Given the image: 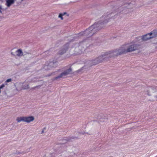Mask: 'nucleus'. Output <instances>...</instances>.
Segmentation results:
<instances>
[{"instance_id":"nucleus-4","label":"nucleus","mask_w":157,"mask_h":157,"mask_svg":"<svg viewBox=\"0 0 157 157\" xmlns=\"http://www.w3.org/2000/svg\"><path fill=\"white\" fill-rule=\"evenodd\" d=\"M127 53L130 52L138 49L139 45L133 41L125 43Z\"/></svg>"},{"instance_id":"nucleus-25","label":"nucleus","mask_w":157,"mask_h":157,"mask_svg":"<svg viewBox=\"0 0 157 157\" xmlns=\"http://www.w3.org/2000/svg\"><path fill=\"white\" fill-rule=\"evenodd\" d=\"M5 86L4 84H2L0 86V93H1V89L3 88Z\"/></svg>"},{"instance_id":"nucleus-17","label":"nucleus","mask_w":157,"mask_h":157,"mask_svg":"<svg viewBox=\"0 0 157 157\" xmlns=\"http://www.w3.org/2000/svg\"><path fill=\"white\" fill-rule=\"evenodd\" d=\"M30 152V149L29 148L23 151L18 152L17 153L18 155L21 154H25Z\"/></svg>"},{"instance_id":"nucleus-9","label":"nucleus","mask_w":157,"mask_h":157,"mask_svg":"<svg viewBox=\"0 0 157 157\" xmlns=\"http://www.w3.org/2000/svg\"><path fill=\"white\" fill-rule=\"evenodd\" d=\"M79 152V150L78 149L75 147H72L68 150V156L73 157L75 155H77Z\"/></svg>"},{"instance_id":"nucleus-1","label":"nucleus","mask_w":157,"mask_h":157,"mask_svg":"<svg viewBox=\"0 0 157 157\" xmlns=\"http://www.w3.org/2000/svg\"><path fill=\"white\" fill-rule=\"evenodd\" d=\"M110 18L109 15H104L101 17L100 21L95 23L85 31L80 33L77 36L78 38H84L92 36L97 31L101 29L102 27V24L107 23Z\"/></svg>"},{"instance_id":"nucleus-16","label":"nucleus","mask_w":157,"mask_h":157,"mask_svg":"<svg viewBox=\"0 0 157 157\" xmlns=\"http://www.w3.org/2000/svg\"><path fill=\"white\" fill-rule=\"evenodd\" d=\"M149 34H150L151 39L155 38L157 36V31L154 30L150 33Z\"/></svg>"},{"instance_id":"nucleus-22","label":"nucleus","mask_w":157,"mask_h":157,"mask_svg":"<svg viewBox=\"0 0 157 157\" xmlns=\"http://www.w3.org/2000/svg\"><path fill=\"white\" fill-rule=\"evenodd\" d=\"M63 15V14L61 13H60V14H59V15L58 17H59L62 20H63V18L62 17V16Z\"/></svg>"},{"instance_id":"nucleus-7","label":"nucleus","mask_w":157,"mask_h":157,"mask_svg":"<svg viewBox=\"0 0 157 157\" xmlns=\"http://www.w3.org/2000/svg\"><path fill=\"white\" fill-rule=\"evenodd\" d=\"M157 91V86H149L145 89L144 92L148 96H151Z\"/></svg>"},{"instance_id":"nucleus-11","label":"nucleus","mask_w":157,"mask_h":157,"mask_svg":"<svg viewBox=\"0 0 157 157\" xmlns=\"http://www.w3.org/2000/svg\"><path fill=\"white\" fill-rule=\"evenodd\" d=\"M116 50L118 55L127 53L125 44L122 45L119 49Z\"/></svg>"},{"instance_id":"nucleus-20","label":"nucleus","mask_w":157,"mask_h":157,"mask_svg":"<svg viewBox=\"0 0 157 157\" xmlns=\"http://www.w3.org/2000/svg\"><path fill=\"white\" fill-rule=\"evenodd\" d=\"M154 98L155 101H157V91L154 94Z\"/></svg>"},{"instance_id":"nucleus-26","label":"nucleus","mask_w":157,"mask_h":157,"mask_svg":"<svg viewBox=\"0 0 157 157\" xmlns=\"http://www.w3.org/2000/svg\"><path fill=\"white\" fill-rule=\"evenodd\" d=\"M54 75V72L51 73V74L48 75V76H50L52 75Z\"/></svg>"},{"instance_id":"nucleus-27","label":"nucleus","mask_w":157,"mask_h":157,"mask_svg":"<svg viewBox=\"0 0 157 157\" xmlns=\"http://www.w3.org/2000/svg\"><path fill=\"white\" fill-rule=\"evenodd\" d=\"M2 8L1 6H0V13H2Z\"/></svg>"},{"instance_id":"nucleus-8","label":"nucleus","mask_w":157,"mask_h":157,"mask_svg":"<svg viewBox=\"0 0 157 157\" xmlns=\"http://www.w3.org/2000/svg\"><path fill=\"white\" fill-rule=\"evenodd\" d=\"M105 60L106 59L117 56L118 55L116 49L106 52L102 54Z\"/></svg>"},{"instance_id":"nucleus-2","label":"nucleus","mask_w":157,"mask_h":157,"mask_svg":"<svg viewBox=\"0 0 157 157\" xmlns=\"http://www.w3.org/2000/svg\"><path fill=\"white\" fill-rule=\"evenodd\" d=\"M86 41H82L80 42L78 44H76L75 46L71 49V50H74V53H71V55L75 54H81L85 50V47L86 46Z\"/></svg>"},{"instance_id":"nucleus-12","label":"nucleus","mask_w":157,"mask_h":157,"mask_svg":"<svg viewBox=\"0 0 157 157\" xmlns=\"http://www.w3.org/2000/svg\"><path fill=\"white\" fill-rule=\"evenodd\" d=\"M69 44H67L63 46L62 48L59 52V53L60 55H63L66 52L69 48Z\"/></svg>"},{"instance_id":"nucleus-6","label":"nucleus","mask_w":157,"mask_h":157,"mask_svg":"<svg viewBox=\"0 0 157 157\" xmlns=\"http://www.w3.org/2000/svg\"><path fill=\"white\" fill-rule=\"evenodd\" d=\"M72 69L71 67L66 69L63 72H62L58 76L53 78V80L60 79L62 78H65L69 74L71 73Z\"/></svg>"},{"instance_id":"nucleus-24","label":"nucleus","mask_w":157,"mask_h":157,"mask_svg":"<svg viewBox=\"0 0 157 157\" xmlns=\"http://www.w3.org/2000/svg\"><path fill=\"white\" fill-rule=\"evenodd\" d=\"M46 130V128H43L41 131V134H42L44 133V132Z\"/></svg>"},{"instance_id":"nucleus-19","label":"nucleus","mask_w":157,"mask_h":157,"mask_svg":"<svg viewBox=\"0 0 157 157\" xmlns=\"http://www.w3.org/2000/svg\"><path fill=\"white\" fill-rule=\"evenodd\" d=\"M55 63L53 62H50L48 66L49 69H50L51 67H54Z\"/></svg>"},{"instance_id":"nucleus-21","label":"nucleus","mask_w":157,"mask_h":157,"mask_svg":"<svg viewBox=\"0 0 157 157\" xmlns=\"http://www.w3.org/2000/svg\"><path fill=\"white\" fill-rule=\"evenodd\" d=\"M29 88V85H24L23 87V89H28Z\"/></svg>"},{"instance_id":"nucleus-18","label":"nucleus","mask_w":157,"mask_h":157,"mask_svg":"<svg viewBox=\"0 0 157 157\" xmlns=\"http://www.w3.org/2000/svg\"><path fill=\"white\" fill-rule=\"evenodd\" d=\"M84 63H82V64H83V65H82V67L80 69H79V70L77 71L78 72H80L81 71H82L83 70H84L85 69H86L87 68H87V67H84Z\"/></svg>"},{"instance_id":"nucleus-28","label":"nucleus","mask_w":157,"mask_h":157,"mask_svg":"<svg viewBox=\"0 0 157 157\" xmlns=\"http://www.w3.org/2000/svg\"><path fill=\"white\" fill-rule=\"evenodd\" d=\"M27 54H28V55H29V56H30V55H31V54H29V53H28Z\"/></svg>"},{"instance_id":"nucleus-3","label":"nucleus","mask_w":157,"mask_h":157,"mask_svg":"<svg viewBox=\"0 0 157 157\" xmlns=\"http://www.w3.org/2000/svg\"><path fill=\"white\" fill-rule=\"evenodd\" d=\"M104 60H105L102 54L94 59L86 61L84 63V66L86 67L87 68H89L92 66L101 63Z\"/></svg>"},{"instance_id":"nucleus-13","label":"nucleus","mask_w":157,"mask_h":157,"mask_svg":"<svg viewBox=\"0 0 157 157\" xmlns=\"http://www.w3.org/2000/svg\"><path fill=\"white\" fill-rule=\"evenodd\" d=\"M151 39L149 33L146 34L142 36V39L143 41H146Z\"/></svg>"},{"instance_id":"nucleus-15","label":"nucleus","mask_w":157,"mask_h":157,"mask_svg":"<svg viewBox=\"0 0 157 157\" xmlns=\"http://www.w3.org/2000/svg\"><path fill=\"white\" fill-rule=\"evenodd\" d=\"M16 55L18 57H21L23 55V52L21 49H19L16 52Z\"/></svg>"},{"instance_id":"nucleus-23","label":"nucleus","mask_w":157,"mask_h":157,"mask_svg":"<svg viewBox=\"0 0 157 157\" xmlns=\"http://www.w3.org/2000/svg\"><path fill=\"white\" fill-rule=\"evenodd\" d=\"M12 80L11 78H9L6 80V82H11Z\"/></svg>"},{"instance_id":"nucleus-10","label":"nucleus","mask_w":157,"mask_h":157,"mask_svg":"<svg viewBox=\"0 0 157 157\" xmlns=\"http://www.w3.org/2000/svg\"><path fill=\"white\" fill-rule=\"evenodd\" d=\"M132 5L131 2H126L120 8L121 12L124 13H128L129 11V9L131 8Z\"/></svg>"},{"instance_id":"nucleus-14","label":"nucleus","mask_w":157,"mask_h":157,"mask_svg":"<svg viewBox=\"0 0 157 157\" xmlns=\"http://www.w3.org/2000/svg\"><path fill=\"white\" fill-rule=\"evenodd\" d=\"M14 2V0H7L6 1V5L8 7H9Z\"/></svg>"},{"instance_id":"nucleus-5","label":"nucleus","mask_w":157,"mask_h":157,"mask_svg":"<svg viewBox=\"0 0 157 157\" xmlns=\"http://www.w3.org/2000/svg\"><path fill=\"white\" fill-rule=\"evenodd\" d=\"M34 120V117L32 116L17 117L16 119V121L17 123L23 121L27 123L32 122Z\"/></svg>"}]
</instances>
